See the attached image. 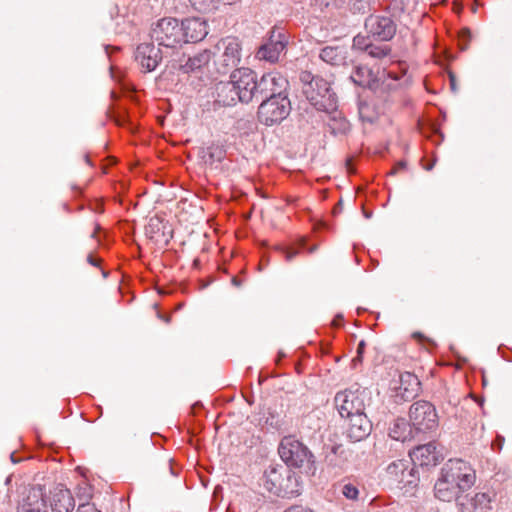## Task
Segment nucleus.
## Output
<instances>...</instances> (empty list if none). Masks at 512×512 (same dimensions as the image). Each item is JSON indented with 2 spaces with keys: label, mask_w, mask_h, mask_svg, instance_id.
Instances as JSON below:
<instances>
[{
  "label": "nucleus",
  "mask_w": 512,
  "mask_h": 512,
  "mask_svg": "<svg viewBox=\"0 0 512 512\" xmlns=\"http://www.w3.org/2000/svg\"><path fill=\"white\" fill-rule=\"evenodd\" d=\"M191 6L201 13H212L222 6V0H189Z\"/></svg>",
  "instance_id": "nucleus-28"
},
{
  "label": "nucleus",
  "mask_w": 512,
  "mask_h": 512,
  "mask_svg": "<svg viewBox=\"0 0 512 512\" xmlns=\"http://www.w3.org/2000/svg\"><path fill=\"white\" fill-rule=\"evenodd\" d=\"M87 262L95 267H98L100 265V259L95 258L92 254L88 255Z\"/></svg>",
  "instance_id": "nucleus-44"
},
{
  "label": "nucleus",
  "mask_w": 512,
  "mask_h": 512,
  "mask_svg": "<svg viewBox=\"0 0 512 512\" xmlns=\"http://www.w3.org/2000/svg\"><path fill=\"white\" fill-rule=\"evenodd\" d=\"M444 475L461 485L465 491L475 482V471L470 464L462 459H450L441 470Z\"/></svg>",
  "instance_id": "nucleus-10"
},
{
  "label": "nucleus",
  "mask_w": 512,
  "mask_h": 512,
  "mask_svg": "<svg viewBox=\"0 0 512 512\" xmlns=\"http://www.w3.org/2000/svg\"><path fill=\"white\" fill-rule=\"evenodd\" d=\"M11 460H12L14 463H16V462H17L16 458L14 457V453H12V454H11Z\"/></svg>",
  "instance_id": "nucleus-50"
},
{
  "label": "nucleus",
  "mask_w": 512,
  "mask_h": 512,
  "mask_svg": "<svg viewBox=\"0 0 512 512\" xmlns=\"http://www.w3.org/2000/svg\"><path fill=\"white\" fill-rule=\"evenodd\" d=\"M162 52L154 43H142L135 51V59L143 72H151L156 69L162 60Z\"/></svg>",
  "instance_id": "nucleus-15"
},
{
  "label": "nucleus",
  "mask_w": 512,
  "mask_h": 512,
  "mask_svg": "<svg viewBox=\"0 0 512 512\" xmlns=\"http://www.w3.org/2000/svg\"><path fill=\"white\" fill-rule=\"evenodd\" d=\"M320 58L332 65H336L342 59L341 51L336 47L327 46L320 52Z\"/></svg>",
  "instance_id": "nucleus-29"
},
{
  "label": "nucleus",
  "mask_w": 512,
  "mask_h": 512,
  "mask_svg": "<svg viewBox=\"0 0 512 512\" xmlns=\"http://www.w3.org/2000/svg\"><path fill=\"white\" fill-rule=\"evenodd\" d=\"M202 159L210 174H222L224 171V149L222 145H211L203 152Z\"/></svg>",
  "instance_id": "nucleus-23"
},
{
  "label": "nucleus",
  "mask_w": 512,
  "mask_h": 512,
  "mask_svg": "<svg viewBox=\"0 0 512 512\" xmlns=\"http://www.w3.org/2000/svg\"><path fill=\"white\" fill-rule=\"evenodd\" d=\"M180 21L173 17H164L152 25L150 37L158 46L176 48L183 42Z\"/></svg>",
  "instance_id": "nucleus-5"
},
{
  "label": "nucleus",
  "mask_w": 512,
  "mask_h": 512,
  "mask_svg": "<svg viewBox=\"0 0 512 512\" xmlns=\"http://www.w3.org/2000/svg\"><path fill=\"white\" fill-rule=\"evenodd\" d=\"M164 321H165V322H167V323H169V322H170V317H169V316L165 317V318H164Z\"/></svg>",
  "instance_id": "nucleus-51"
},
{
  "label": "nucleus",
  "mask_w": 512,
  "mask_h": 512,
  "mask_svg": "<svg viewBox=\"0 0 512 512\" xmlns=\"http://www.w3.org/2000/svg\"><path fill=\"white\" fill-rule=\"evenodd\" d=\"M201 481H202L203 486H205V487H206V486H207L206 481H205L203 478H201Z\"/></svg>",
  "instance_id": "nucleus-52"
},
{
  "label": "nucleus",
  "mask_w": 512,
  "mask_h": 512,
  "mask_svg": "<svg viewBox=\"0 0 512 512\" xmlns=\"http://www.w3.org/2000/svg\"><path fill=\"white\" fill-rule=\"evenodd\" d=\"M282 252L284 253L285 259L287 261L292 260L298 253L296 250H291V249H287V248L283 249Z\"/></svg>",
  "instance_id": "nucleus-40"
},
{
  "label": "nucleus",
  "mask_w": 512,
  "mask_h": 512,
  "mask_svg": "<svg viewBox=\"0 0 512 512\" xmlns=\"http://www.w3.org/2000/svg\"><path fill=\"white\" fill-rule=\"evenodd\" d=\"M346 434L352 441H361L371 432L372 424L365 411L345 418Z\"/></svg>",
  "instance_id": "nucleus-16"
},
{
  "label": "nucleus",
  "mask_w": 512,
  "mask_h": 512,
  "mask_svg": "<svg viewBox=\"0 0 512 512\" xmlns=\"http://www.w3.org/2000/svg\"><path fill=\"white\" fill-rule=\"evenodd\" d=\"M419 386L417 376L410 372H399L398 379H393L390 383V389L395 393L394 397L402 401L414 398Z\"/></svg>",
  "instance_id": "nucleus-12"
},
{
  "label": "nucleus",
  "mask_w": 512,
  "mask_h": 512,
  "mask_svg": "<svg viewBox=\"0 0 512 512\" xmlns=\"http://www.w3.org/2000/svg\"><path fill=\"white\" fill-rule=\"evenodd\" d=\"M405 168H406V162L405 161H399L392 168L390 174L394 175V174L398 173L399 171L404 170Z\"/></svg>",
  "instance_id": "nucleus-39"
},
{
  "label": "nucleus",
  "mask_w": 512,
  "mask_h": 512,
  "mask_svg": "<svg viewBox=\"0 0 512 512\" xmlns=\"http://www.w3.org/2000/svg\"><path fill=\"white\" fill-rule=\"evenodd\" d=\"M198 406L200 407L201 405H200V404H194V406L192 407V409H193V410H195V409H196V407H198Z\"/></svg>",
  "instance_id": "nucleus-53"
},
{
  "label": "nucleus",
  "mask_w": 512,
  "mask_h": 512,
  "mask_svg": "<svg viewBox=\"0 0 512 512\" xmlns=\"http://www.w3.org/2000/svg\"><path fill=\"white\" fill-rule=\"evenodd\" d=\"M98 230H99V226H97L95 231L92 233V235H91L92 238L96 237V233H97Z\"/></svg>",
  "instance_id": "nucleus-49"
},
{
  "label": "nucleus",
  "mask_w": 512,
  "mask_h": 512,
  "mask_svg": "<svg viewBox=\"0 0 512 512\" xmlns=\"http://www.w3.org/2000/svg\"><path fill=\"white\" fill-rule=\"evenodd\" d=\"M211 59V51L203 50L202 52L189 57L185 64L180 66L183 73H192L209 63Z\"/></svg>",
  "instance_id": "nucleus-25"
},
{
  "label": "nucleus",
  "mask_w": 512,
  "mask_h": 512,
  "mask_svg": "<svg viewBox=\"0 0 512 512\" xmlns=\"http://www.w3.org/2000/svg\"><path fill=\"white\" fill-rule=\"evenodd\" d=\"M330 0H311V3L320 8L327 7L329 5Z\"/></svg>",
  "instance_id": "nucleus-45"
},
{
  "label": "nucleus",
  "mask_w": 512,
  "mask_h": 512,
  "mask_svg": "<svg viewBox=\"0 0 512 512\" xmlns=\"http://www.w3.org/2000/svg\"><path fill=\"white\" fill-rule=\"evenodd\" d=\"M286 46V35L280 31H273L268 41L257 50L256 57L260 60L275 63L279 60L280 55L284 53Z\"/></svg>",
  "instance_id": "nucleus-14"
},
{
  "label": "nucleus",
  "mask_w": 512,
  "mask_h": 512,
  "mask_svg": "<svg viewBox=\"0 0 512 512\" xmlns=\"http://www.w3.org/2000/svg\"><path fill=\"white\" fill-rule=\"evenodd\" d=\"M388 435L397 441L405 442L413 439L416 434L410 422L405 418H396L389 426Z\"/></svg>",
  "instance_id": "nucleus-24"
},
{
  "label": "nucleus",
  "mask_w": 512,
  "mask_h": 512,
  "mask_svg": "<svg viewBox=\"0 0 512 512\" xmlns=\"http://www.w3.org/2000/svg\"><path fill=\"white\" fill-rule=\"evenodd\" d=\"M17 512H48L44 489L40 485L31 487L19 504Z\"/></svg>",
  "instance_id": "nucleus-18"
},
{
  "label": "nucleus",
  "mask_w": 512,
  "mask_h": 512,
  "mask_svg": "<svg viewBox=\"0 0 512 512\" xmlns=\"http://www.w3.org/2000/svg\"><path fill=\"white\" fill-rule=\"evenodd\" d=\"M412 337L414 339H416L417 341H419V342L427 341V338L423 334H421L420 332L413 333Z\"/></svg>",
  "instance_id": "nucleus-46"
},
{
  "label": "nucleus",
  "mask_w": 512,
  "mask_h": 512,
  "mask_svg": "<svg viewBox=\"0 0 512 512\" xmlns=\"http://www.w3.org/2000/svg\"><path fill=\"white\" fill-rule=\"evenodd\" d=\"M435 496L441 500L450 502L458 498L465 490L461 485L454 482L450 477L441 472L440 478L437 480L435 487Z\"/></svg>",
  "instance_id": "nucleus-21"
},
{
  "label": "nucleus",
  "mask_w": 512,
  "mask_h": 512,
  "mask_svg": "<svg viewBox=\"0 0 512 512\" xmlns=\"http://www.w3.org/2000/svg\"><path fill=\"white\" fill-rule=\"evenodd\" d=\"M352 81L359 86L374 87L376 83V76L372 70L366 66H358L355 68L351 75Z\"/></svg>",
  "instance_id": "nucleus-26"
},
{
  "label": "nucleus",
  "mask_w": 512,
  "mask_h": 512,
  "mask_svg": "<svg viewBox=\"0 0 512 512\" xmlns=\"http://www.w3.org/2000/svg\"><path fill=\"white\" fill-rule=\"evenodd\" d=\"M388 76L393 78L394 80L398 79V77L396 75H393L392 72H388Z\"/></svg>",
  "instance_id": "nucleus-48"
},
{
  "label": "nucleus",
  "mask_w": 512,
  "mask_h": 512,
  "mask_svg": "<svg viewBox=\"0 0 512 512\" xmlns=\"http://www.w3.org/2000/svg\"><path fill=\"white\" fill-rule=\"evenodd\" d=\"M369 392L365 388L356 387L340 391L335 395L334 403L340 416H349L365 411Z\"/></svg>",
  "instance_id": "nucleus-7"
},
{
  "label": "nucleus",
  "mask_w": 512,
  "mask_h": 512,
  "mask_svg": "<svg viewBox=\"0 0 512 512\" xmlns=\"http://www.w3.org/2000/svg\"><path fill=\"white\" fill-rule=\"evenodd\" d=\"M300 81L303 94L317 110L328 112L336 108V95L326 79L309 71H302Z\"/></svg>",
  "instance_id": "nucleus-2"
},
{
  "label": "nucleus",
  "mask_w": 512,
  "mask_h": 512,
  "mask_svg": "<svg viewBox=\"0 0 512 512\" xmlns=\"http://www.w3.org/2000/svg\"><path fill=\"white\" fill-rule=\"evenodd\" d=\"M228 42L226 43V65L228 62L232 64H237L241 58V47L237 38H228Z\"/></svg>",
  "instance_id": "nucleus-27"
},
{
  "label": "nucleus",
  "mask_w": 512,
  "mask_h": 512,
  "mask_svg": "<svg viewBox=\"0 0 512 512\" xmlns=\"http://www.w3.org/2000/svg\"><path fill=\"white\" fill-rule=\"evenodd\" d=\"M413 466H435L439 463L440 455L434 443L419 445L410 452Z\"/></svg>",
  "instance_id": "nucleus-19"
},
{
  "label": "nucleus",
  "mask_w": 512,
  "mask_h": 512,
  "mask_svg": "<svg viewBox=\"0 0 512 512\" xmlns=\"http://www.w3.org/2000/svg\"><path fill=\"white\" fill-rule=\"evenodd\" d=\"M50 507L52 512H72L75 500L71 491L63 485H57L51 491Z\"/></svg>",
  "instance_id": "nucleus-20"
},
{
  "label": "nucleus",
  "mask_w": 512,
  "mask_h": 512,
  "mask_svg": "<svg viewBox=\"0 0 512 512\" xmlns=\"http://www.w3.org/2000/svg\"><path fill=\"white\" fill-rule=\"evenodd\" d=\"M365 53L371 58L382 59L387 57L390 53V48L387 45H366Z\"/></svg>",
  "instance_id": "nucleus-31"
},
{
  "label": "nucleus",
  "mask_w": 512,
  "mask_h": 512,
  "mask_svg": "<svg viewBox=\"0 0 512 512\" xmlns=\"http://www.w3.org/2000/svg\"><path fill=\"white\" fill-rule=\"evenodd\" d=\"M184 43H196L208 34L206 20L199 17L186 18L180 21Z\"/></svg>",
  "instance_id": "nucleus-17"
},
{
  "label": "nucleus",
  "mask_w": 512,
  "mask_h": 512,
  "mask_svg": "<svg viewBox=\"0 0 512 512\" xmlns=\"http://www.w3.org/2000/svg\"><path fill=\"white\" fill-rule=\"evenodd\" d=\"M162 220L158 217H152L149 220L148 225L146 226L147 234H155L160 231L162 228Z\"/></svg>",
  "instance_id": "nucleus-34"
},
{
  "label": "nucleus",
  "mask_w": 512,
  "mask_h": 512,
  "mask_svg": "<svg viewBox=\"0 0 512 512\" xmlns=\"http://www.w3.org/2000/svg\"><path fill=\"white\" fill-rule=\"evenodd\" d=\"M284 512H314L312 509L308 507H304L302 505H292L287 508Z\"/></svg>",
  "instance_id": "nucleus-38"
},
{
  "label": "nucleus",
  "mask_w": 512,
  "mask_h": 512,
  "mask_svg": "<svg viewBox=\"0 0 512 512\" xmlns=\"http://www.w3.org/2000/svg\"><path fill=\"white\" fill-rule=\"evenodd\" d=\"M76 512H101V511L98 510L93 503H83L78 506Z\"/></svg>",
  "instance_id": "nucleus-36"
},
{
  "label": "nucleus",
  "mask_w": 512,
  "mask_h": 512,
  "mask_svg": "<svg viewBox=\"0 0 512 512\" xmlns=\"http://www.w3.org/2000/svg\"><path fill=\"white\" fill-rule=\"evenodd\" d=\"M367 44L365 43V38L363 36L357 35L353 39V47L358 49H363L365 51V46Z\"/></svg>",
  "instance_id": "nucleus-37"
},
{
  "label": "nucleus",
  "mask_w": 512,
  "mask_h": 512,
  "mask_svg": "<svg viewBox=\"0 0 512 512\" xmlns=\"http://www.w3.org/2000/svg\"><path fill=\"white\" fill-rule=\"evenodd\" d=\"M342 324H343V317H342V315H336L334 317L333 321H332L333 327L338 328V327H341Z\"/></svg>",
  "instance_id": "nucleus-43"
},
{
  "label": "nucleus",
  "mask_w": 512,
  "mask_h": 512,
  "mask_svg": "<svg viewBox=\"0 0 512 512\" xmlns=\"http://www.w3.org/2000/svg\"><path fill=\"white\" fill-rule=\"evenodd\" d=\"M278 453L286 467L303 469L312 475L315 473V456L306 445L294 436H285L280 441Z\"/></svg>",
  "instance_id": "nucleus-3"
},
{
  "label": "nucleus",
  "mask_w": 512,
  "mask_h": 512,
  "mask_svg": "<svg viewBox=\"0 0 512 512\" xmlns=\"http://www.w3.org/2000/svg\"><path fill=\"white\" fill-rule=\"evenodd\" d=\"M435 496L441 500L450 502L458 498L465 490L461 485L454 482L450 477L441 472L440 478L437 480L435 487Z\"/></svg>",
  "instance_id": "nucleus-22"
},
{
  "label": "nucleus",
  "mask_w": 512,
  "mask_h": 512,
  "mask_svg": "<svg viewBox=\"0 0 512 512\" xmlns=\"http://www.w3.org/2000/svg\"><path fill=\"white\" fill-rule=\"evenodd\" d=\"M291 111V103L287 95H274L266 98L258 107V119L271 126L282 122Z\"/></svg>",
  "instance_id": "nucleus-6"
},
{
  "label": "nucleus",
  "mask_w": 512,
  "mask_h": 512,
  "mask_svg": "<svg viewBox=\"0 0 512 512\" xmlns=\"http://www.w3.org/2000/svg\"><path fill=\"white\" fill-rule=\"evenodd\" d=\"M214 278L211 276V277H208L207 279H202L200 281V285H199V288L201 290L207 288L212 282H214Z\"/></svg>",
  "instance_id": "nucleus-41"
},
{
  "label": "nucleus",
  "mask_w": 512,
  "mask_h": 512,
  "mask_svg": "<svg viewBox=\"0 0 512 512\" xmlns=\"http://www.w3.org/2000/svg\"><path fill=\"white\" fill-rule=\"evenodd\" d=\"M365 348L366 342L364 340H361L357 346L356 356L352 359L353 367H357L358 365L362 364Z\"/></svg>",
  "instance_id": "nucleus-33"
},
{
  "label": "nucleus",
  "mask_w": 512,
  "mask_h": 512,
  "mask_svg": "<svg viewBox=\"0 0 512 512\" xmlns=\"http://www.w3.org/2000/svg\"><path fill=\"white\" fill-rule=\"evenodd\" d=\"M170 471H171L172 474H175V472H174L172 467H170Z\"/></svg>",
  "instance_id": "nucleus-54"
},
{
  "label": "nucleus",
  "mask_w": 512,
  "mask_h": 512,
  "mask_svg": "<svg viewBox=\"0 0 512 512\" xmlns=\"http://www.w3.org/2000/svg\"><path fill=\"white\" fill-rule=\"evenodd\" d=\"M365 29L375 39L388 41L396 33V24L388 15L372 14L365 20Z\"/></svg>",
  "instance_id": "nucleus-11"
},
{
  "label": "nucleus",
  "mask_w": 512,
  "mask_h": 512,
  "mask_svg": "<svg viewBox=\"0 0 512 512\" xmlns=\"http://www.w3.org/2000/svg\"><path fill=\"white\" fill-rule=\"evenodd\" d=\"M226 89L229 98L228 104L237 102L249 103L256 96V74L249 68H239L230 75V80L226 82Z\"/></svg>",
  "instance_id": "nucleus-4"
},
{
  "label": "nucleus",
  "mask_w": 512,
  "mask_h": 512,
  "mask_svg": "<svg viewBox=\"0 0 512 512\" xmlns=\"http://www.w3.org/2000/svg\"><path fill=\"white\" fill-rule=\"evenodd\" d=\"M288 86L287 79L279 72L273 71L264 74L259 81L256 80V96L274 97V95H285L284 91Z\"/></svg>",
  "instance_id": "nucleus-13"
},
{
  "label": "nucleus",
  "mask_w": 512,
  "mask_h": 512,
  "mask_svg": "<svg viewBox=\"0 0 512 512\" xmlns=\"http://www.w3.org/2000/svg\"><path fill=\"white\" fill-rule=\"evenodd\" d=\"M222 501V487L216 485L212 494L211 509H217Z\"/></svg>",
  "instance_id": "nucleus-35"
},
{
  "label": "nucleus",
  "mask_w": 512,
  "mask_h": 512,
  "mask_svg": "<svg viewBox=\"0 0 512 512\" xmlns=\"http://www.w3.org/2000/svg\"><path fill=\"white\" fill-rule=\"evenodd\" d=\"M409 419L416 435L433 431L438 426V415L435 407L424 400L411 405Z\"/></svg>",
  "instance_id": "nucleus-9"
},
{
  "label": "nucleus",
  "mask_w": 512,
  "mask_h": 512,
  "mask_svg": "<svg viewBox=\"0 0 512 512\" xmlns=\"http://www.w3.org/2000/svg\"><path fill=\"white\" fill-rule=\"evenodd\" d=\"M459 36H460L461 40L469 41L471 38V32L468 28H464L460 31Z\"/></svg>",
  "instance_id": "nucleus-42"
},
{
  "label": "nucleus",
  "mask_w": 512,
  "mask_h": 512,
  "mask_svg": "<svg viewBox=\"0 0 512 512\" xmlns=\"http://www.w3.org/2000/svg\"><path fill=\"white\" fill-rule=\"evenodd\" d=\"M260 485L269 493L282 498L297 497L302 492L301 477L281 464H271L263 472Z\"/></svg>",
  "instance_id": "nucleus-1"
},
{
  "label": "nucleus",
  "mask_w": 512,
  "mask_h": 512,
  "mask_svg": "<svg viewBox=\"0 0 512 512\" xmlns=\"http://www.w3.org/2000/svg\"><path fill=\"white\" fill-rule=\"evenodd\" d=\"M231 283L235 287H240L242 284L241 280L237 276L232 277Z\"/></svg>",
  "instance_id": "nucleus-47"
},
{
  "label": "nucleus",
  "mask_w": 512,
  "mask_h": 512,
  "mask_svg": "<svg viewBox=\"0 0 512 512\" xmlns=\"http://www.w3.org/2000/svg\"><path fill=\"white\" fill-rule=\"evenodd\" d=\"M253 122L249 118L238 119L234 126L231 128L233 135L242 136L248 135L253 130Z\"/></svg>",
  "instance_id": "nucleus-30"
},
{
  "label": "nucleus",
  "mask_w": 512,
  "mask_h": 512,
  "mask_svg": "<svg viewBox=\"0 0 512 512\" xmlns=\"http://www.w3.org/2000/svg\"><path fill=\"white\" fill-rule=\"evenodd\" d=\"M391 484L405 493L411 492L418 484L415 467L409 460L399 459L391 462L386 469Z\"/></svg>",
  "instance_id": "nucleus-8"
},
{
  "label": "nucleus",
  "mask_w": 512,
  "mask_h": 512,
  "mask_svg": "<svg viewBox=\"0 0 512 512\" xmlns=\"http://www.w3.org/2000/svg\"><path fill=\"white\" fill-rule=\"evenodd\" d=\"M341 492H342L343 496H345L349 500H356L359 495L358 488L351 483L344 484L342 486Z\"/></svg>",
  "instance_id": "nucleus-32"
}]
</instances>
